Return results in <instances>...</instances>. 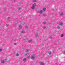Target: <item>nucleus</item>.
Wrapping results in <instances>:
<instances>
[{
  "label": "nucleus",
  "instance_id": "f257e3e1",
  "mask_svg": "<svg viewBox=\"0 0 65 65\" xmlns=\"http://www.w3.org/2000/svg\"><path fill=\"white\" fill-rule=\"evenodd\" d=\"M35 58V55H33L31 56V59L32 60L34 59Z\"/></svg>",
  "mask_w": 65,
  "mask_h": 65
},
{
  "label": "nucleus",
  "instance_id": "f03ea898",
  "mask_svg": "<svg viewBox=\"0 0 65 65\" xmlns=\"http://www.w3.org/2000/svg\"><path fill=\"white\" fill-rule=\"evenodd\" d=\"M35 6H36V4H34L32 6V7H31V8L32 9H34Z\"/></svg>",
  "mask_w": 65,
  "mask_h": 65
},
{
  "label": "nucleus",
  "instance_id": "7ed1b4c3",
  "mask_svg": "<svg viewBox=\"0 0 65 65\" xmlns=\"http://www.w3.org/2000/svg\"><path fill=\"white\" fill-rule=\"evenodd\" d=\"M38 13L41 14V13H42V10H41L40 11H39L38 12Z\"/></svg>",
  "mask_w": 65,
  "mask_h": 65
},
{
  "label": "nucleus",
  "instance_id": "20e7f679",
  "mask_svg": "<svg viewBox=\"0 0 65 65\" xmlns=\"http://www.w3.org/2000/svg\"><path fill=\"white\" fill-rule=\"evenodd\" d=\"M48 53L49 55H51L52 54V53L50 51H49L48 52Z\"/></svg>",
  "mask_w": 65,
  "mask_h": 65
},
{
  "label": "nucleus",
  "instance_id": "39448f33",
  "mask_svg": "<svg viewBox=\"0 0 65 65\" xmlns=\"http://www.w3.org/2000/svg\"><path fill=\"white\" fill-rule=\"evenodd\" d=\"M22 28V26H21V25L19 26V29H21V28Z\"/></svg>",
  "mask_w": 65,
  "mask_h": 65
},
{
  "label": "nucleus",
  "instance_id": "423d86ee",
  "mask_svg": "<svg viewBox=\"0 0 65 65\" xmlns=\"http://www.w3.org/2000/svg\"><path fill=\"white\" fill-rule=\"evenodd\" d=\"M41 65H44V63L43 62H41Z\"/></svg>",
  "mask_w": 65,
  "mask_h": 65
},
{
  "label": "nucleus",
  "instance_id": "0eeeda50",
  "mask_svg": "<svg viewBox=\"0 0 65 65\" xmlns=\"http://www.w3.org/2000/svg\"><path fill=\"white\" fill-rule=\"evenodd\" d=\"M62 25H63V23H60L59 24V25H60V26H62Z\"/></svg>",
  "mask_w": 65,
  "mask_h": 65
},
{
  "label": "nucleus",
  "instance_id": "6e6552de",
  "mask_svg": "<svg viewBox=\"0 0 65 65\" xmlns=\"http://www.w3.org/2000/svg\"><path fill=\"white\" fill-rule=\"evenodd\" d=\"M43 11H45L46 10V9H45V8H43Z\"/></svg>",
  "mask_w": 65,
  "mask_h": 65
},
{
  "label": "nucleus",
  "instance_id": "1a4fd4ad",
  "mask_svg": "<svg viewBox=\"0 0 65 65\" xmlns=\"http://www.w3.org/2000/svg\"><path fill=\"white\" fill-rule=\"evenodd\" d=\"M1 62L2 63H4V61L3 60H2Z\"/></svg>",
  "mask_w": 65,
  "mask_h": 65
},
{
  "label": "nucleus",
  "instance_id": "9d476101",
  "mask_svg": "<svg viewBox=\"0 0 65 65\" xmlns=\"http://www.w3.org/2000/svg\"><path fill=\"white\" fill-rule=\"evenodd\" d=\"M26 60V58H24L23 60V61L24 62H25Z\"/></svg>",
  "mask_w": 65,
  "mask_h": 65
},
{
  "label": "nucleus",
  "instance_id": "9b49d317",
  "mask_svg": "<svg viewBox=\"0 0 65 65\" xmlns=\"http://www.w3.org/2000/svg\"><path fill=\"white\" fill-rule=\"evenodd\" d=\"M57 29H58V30H60V27L59 26H58L57 27Z\"/></svg>",
  "mask_w": 65,
  "mask_h": 65
},
{
  "label": "nucleus",
  "instance_id": "f8f14e48",
  "mask_svg": "<svg viewBox=\"0 0 65 65\" xmlns=\"http://www.w3.org/2000/svg\"><path fill=\"white\" fill-rule=\"evenodd\" d=\"M29 50L26 49V51H25L26 52H28V51H29Z\"/></svg>",
  "mask_w": 65,
  "mask_h": 65
},
{
  "label": "nucleus",
  "instance_id": "ddd939ff",
  "mask_svg": "<svg viewBox=\"0 0 65 65\" xmlns=\"http://www.w3.org/2000/svg\"><path fill=\"white\" fill-rule=\"evenodd\" d=\"M32 41V40H30L28 41L29 42H31Z\"/></svg>",
  "mask_w": 65,
  "mask_h": 65
},
{
  "label": "nucleus",
  "instance_id": "4468645a",
  "mask_svg": "<svg viewBox=\"0 0 65 65\" xmlns=\"http://www.w3.org/2000/svg\"><path fill=\"white\" fill-rule=\"evenodd\" d=\"M33 2H35L36 1V0H32Z\"/></svg>",
  "mask_w": 65,
  "mask_h": 65
},
{
  "label": "nucleus",
  "instance_id": "2eb2a0df",
  "mask_svg": "<svg viewBox=\"0 0 65 65\" xmlns=\"http://www.w3.org/2000/svg\"><path fill=\"white\" fill-rule=\"evenodd\" d=\"M21 33H24V31L23 30L22 31H21Z\"/></svg>",
  "mask_w": 65,
  "mask_h": 65
},
{
  "label": "nucleus",
  "instance_id": "dca6fc26",
  "mask_svg": "<svg viewBox=\"0 0 65 65\" xmlns=\"http://www.w3.org/2000/svg\"><path fill=\"white\" fill-rule=\"evenodd\" d=\"M43 24H45L46 22H43Z\"/></svg>",
  "mask_w": 65,
  "mask_h": 65
},
{
  "label": "nucleus",
  "instance_id": "f3484780",
  "mask_svg": "<svg viewBox=\"0 0 65 65\" xmlns=\"http://www.w3.org/2000/svg\"><path fill=\"white\" fill-rule=\"evenodd\" d=\"M60 15L62 16L63 15V13H61L60 14Z\"/></svg>",
  "mask_w": 65,
  "mask_h": 65
},
{
  "label": "nucleus",
  "instance_id": "a211bd4d",
  "mask_svg": "<svg viewBox=\"0 0 65 65\" xmlns=\"http://www.w3.org/2000/svg\"><path fill=\"white\" fill-rule=\"evenodd\" d=\"M45 14H44L43 15V16L44 17H45Z\"/></svg>",
  "mask_w": 65,
  "mask_h": 65
},
{
  "label": "nucleus",
  "instance_id": "6ab92c4d",
  "mask_svg": "<svg viewBox=\"0 0 65 65\" xmlns=\"http://www.w3.org/2000/svg\"><path fill=\"white\" fill-rule=\"evenodd\" d=\"M19 54H18L16 56H17V57H18L19 56Z\"/></svg>",
  "mask_w": 65,
  "mask_h": 65
},
{
  "label": "nucleus",
  "instance_id": "aec40b11",
  "mask_svg": "<svg viewBox=\"0 0 65 65\" xmlns=\"http://www.w3.org/2000/svg\"><path fill=\"white\" fill-rule=\"evenodd\" d=\"M63 34H61V37H63Z\"/></svg>",
  "mask_w": 65,
  "mask_h": 65
},
{
  "label": "nucleus",
  "instance_id": "412c9836",
  "mask_svg": "<svg viewBox=\"0 0 65 65\" xmlns=\"http://www.w3.org/2000/svg\"><path fill=\"white\" fill-rule=\"evenodd\" d=\"M14 45H17V43H14Z\"/></svg>",
  "mask_w": 65,
  "mask_h": 65
},
{
  "label": "nucleus",
  "instance_id": "4be33fe9",
  "mask_svg": "<svg viewBox=\"0 0 65 65\" xmlns=\"http://www.w3.org/2000/svg\"><path fill=\"white\" fill-rule=\"evenodd\" d=\"M2 49H0V51H2Z\"/></svg>",
  "mask_w": 65,
  "mask_h": 65
},
{
  "label": "nucleus",
  "instance_id": "5701e85b",
  "mask_svg": "<svg viewBox=\"0 0 65 65\" xmlns=\"http://www.w3.org/2000/svg\"><path fill=\"white\" fill-rule=\"evenodd\" d=\"M30 58V56H28L27 57V58Z\"/></svg>",
  "mask_w": 65,
  "mask_h": 65
},
{
  "label": "nucleus",
  "instance_id": "b1692460",
  "mask_svg": "<svg viewBox=\"0 0 65 65\" xmlns=\"http://www.w3.org/2000/svg\"><path fill=\"white\" fill-rule=\"evenodd\" d=\"M50 38H52V37H50Z\"/></svg>",
  "mask_w": 65,
  "mask_h": 65
},
{
  "label": "nucleus",
  "instance_id": "393cba45",
  "mask_svg": "<svg viewBox=\"0 0 65 65\" xmlns=\"http://www.w3.org/2000/svg\"><path fill=\"white\" fill-rule=\"evenodd\" d=\"M26 28H28V27L27 26H25Z\"/></svg>",
  "mask_w": 65,
  "mask_h": 65
},
{
  "label": "nucleus",
  "instance_id": "a878e982",
  "mask_svg": "<svg viewBox=\"0 0 65 65\" xmlns=\"http://www.w3.org/2000/svg\"><path fill=\"white\" fill-rule=\"evenodd\" d=\"M37 36H38V35H36V37H37Z\"/></svg>",
  "mask_w": 65,
  "mask_h": 65
},
{
  "label": "nucleus",
  "instance_id": "bb28decb",
  "mask_svg": "<svg viewBox=\"0 0 65 65\" xmlns=\"http://www.w3.org/2000/svg\"><path fill=\"white\" fill-rule=\"evenodd\" d=\"M21 9V8H18L19 9Z\"/></svg>",
  "mask_w": 65,
  "mask_h": 65
},
{
  "label": "nucleus",
  "instance_id": "cd10ccee",
  "mask_svg": "<svg viewBox=\"0 0 65 65\" xmlns=\"http://www.w3.org/2000/svg\"><path fill=\"white\" fill-rule=\"evenodd\" d=\"M26 55H28V54H26Z\"/></svg>",
  "mask_w": 65,
  "mask_h": 65
}]
</instances>
